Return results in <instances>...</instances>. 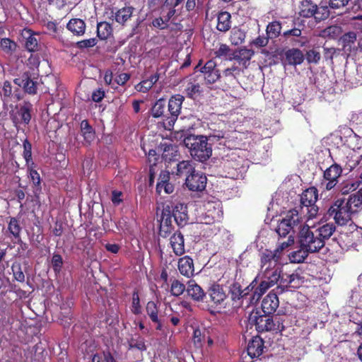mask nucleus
I'll list each match as a JSON object with an SVG mask.
<instances>
[{
    "instance_id": "obj_1",
    "label": "nucleus",
    "mask_w": 362,
    "mask_h": 362,
    "mask_svg": "<svg viewBox=\"0 0 362 362\" xmlns=\"http://www.w3.org/2000/svg\"><path fill=\"white\" fill-rule=\"evenodd\" d=\"M336 230L334 223H327L318 227L303 226L298 234V243L301 249L310 253L318 252L322 249Z\"/></svg>"
},
{
    "instance_id": "obj_2",
    "label": "nucleus",
    "mask_w": 362,
    "mask_h": 362,
    "mask_svg": "<svg viewBox=\"0 0 362 362\" xmlns=\"http://www.w3.org/2000/svg\"><path fill=\"white\" fill-rule=\"evenodd\" d=\"M223 139H225L224 133L218 131L209 136L189 134L185 138L183 141L185 146L189 149L190 155L194 160L204 162L212 155L211 144L208 141H218Z\"/></svg>"
},
{
    "instance_id": "obj_3",
    "label": "nucleus",
    "mask_w": 362,
    "mask_h": 362,
    "mask_svg": "<svg viewBox=\"0 0 362 362\" xmlns=\"http://www.w3.org/2000/svg\"><path fill=\"white\" fill-rule=\"evenodd\" d=\"M228 295L222 285L218 283L211 284L206 291V297L203 304V310L215 315L221 308H226Z\"/></svg>"
},
{
    "instance_id": "obj_4",
    "label": "nucleus",
    "mask_w": 362,
    "mask_h": 362,
    "mask_svg": "<svg viewBox=\"0 0 362 362\" xmlns=\"http://www.w3.org/2000/svg\"><path fill=\"white\" fill-rule=\"evenodd\" d=\"M325 216L332 218L334 225L346 226L351 221V213L345 203V198H338L328 208Z\"/></svg>"
},
{
    "instance_id": "obj_5",
    "label": "nucleus",
    "mask_w": 362,
    "mask_h": 362,
    "mask_svg": "<svg viewBox=\"0 0 362 362\" xmlns=\"http://www.w3.org/2000/svg\"><path fill=\"white\" fill-rule=\"evenodd\" d=\"M302 221V216L298 211L296 209H292L288 211L285 216L279 222L276 232L280 237L289 236L291 231L294 233L295 227L301 226Z\"/></svg>"
},
{
    "instance_id": "obj_6",
    "label": "nucleus",
    "mask_w": 362,
    "mask_h": 362,
    "mask_svg": "<svg viewBox=\"0 0 362 362\" xmlns=\"http://www.w3.org/2000/svg\"><path fill=\"white\" fill-rule=\"evenodd\" d=\"M342 171L341 166L337 163H334L324 170L323 179L320 184V188L322 192L330 191L336 187Z\"/></svg>"
},
{
    "instance_id": "obj_7",
    "label": "nucleus",
    "mask_w": 362,
    "mask_h": 362,
    "mask_svg": "<svg viewBox=\"0 0 362 362\" xmlns=\"http://www.w3.org/2000/svg\"><path fill=\"white\" fill-rule=\"evenodd\" d=\"M249 323L255 326L256 330L259 332H271L275 330V325L272 315H259V313L250 314Z\"/></svg>"
},
{
    "instance_id": "obj_8",
    "label": "nucleus",
    "mask_w": 362,
    "mask_h": 362,
    "mask_svg": "<svg viewBox=\"0 0 362 362\" xmlns=\"http://www.w3.org/2000/svg\"><path fill=\"white\" fill-rule=\"evenodd\" d=\"M15 84L21 87L23 91L29 95H35L37 92V78L30 71H24L13 80Z\"/></svg>"
},
{
    "instance_id": "obj_9",
    "label": "nucleus",
    "mask_w": 362,
    "mask_h": 362,
    "mask_svg": "<svg viewBox=\"0 0 362 362\" xmlns=\"http://www.w3.org/2000/svg\"><path fill=\"white\" fill-rule=\"evenodd\" d=\"M185 100V97L180 94L173 95L168 103L167 124L168 127H173L178 115L180 114L182 105Z\"/></svg>"
},
{
    "instance_id": "obj_10",
    "label": "nucleus",
    "mask_w": 362,
    "mask_h": 362,
    "mask_svg": "<svg viewBox=\"0 0 362 362\" xmlns=\"http://www.w3.org/2000/svg\"><path fill=\"white\" fill-rule=\"evenodd\" d=\"M197 78V76H189L184 81L185 89L183 93L187 98L194 100L203 96V89Z\"/></svg>"
},
{
    "instance_id": "obj_11",
    "label": "nucleus",
    "mask_w": 362,
    "mask_h": 362,
    "mask_svg": "<svg viewBox=\"0 0 362 362\" xmlns=\"http://www.w3.org/2000/svg\"><path fill=\"white\" fill-rule=\"evenodd\" d=\"M206 181L203 173L196 171L185 178V185L191 191L202 192L206 188Z\"/></svg>"
},
{
    "instance_id": "obj_12",
    "label": "nucleus",
    "mask_w": 362,
    "mask_h": 362,
    "mask_svg": "<svg viewBox=\"0 0 362 362\" xmlns=\"http://www.w3.org/2000/svg\"><path fill=\"white\" fill-rule=\"evenodd\" d=\"M186 292L194 302L199 303V307L203 310L206 291L194 280H189L187 284Z\"/></svg>"
},
{
    "instance_id": "obj_13",
    "label": "nucleus",
    "mask_w": 362,
    "mask_h": 362,
    "mask_svg": "<svg viewBox=\"0 0 362 362\" xmlns=\"http://www.w3.org/2000/svg\"><path fill=\"white\" fill-rule=\"evenodd\" d=\"M170 173L168 170H160L156 191L158 195H161L162 192L165 194H171L174 191V185L170 182Z\"/></svg>"
},
{
    "instance_id": "obj_14",
    "label": "nucleus",
    "mask_w": 362,
    "mask_h": 362,
    "mask_svg": "<svg viewBox=\"0 0 362 362\" xmlns=\"http://www.w3.org/2000/svg\"><path fill=\"white\" fill-rule=\"evenodd\" d=\"M22 37L24 39V47L30 52H34L40 49L39 44V35L33 33L30 29H24L22 32Z\"/></svg>"
},
{
    "instance_id": "obj_15",
    "label": "nucleus",
    "mask_w": 362,
    "mask_h": 362,
    "mask_svg": "<svg viewBox=\"0 0 362 362\" xmlns=\"http://www.w3.org/2000/svg\"><path fill=\"white\" fill-rule=\"evenodd\" d=\"M276 291L269 292L262 302V310L265 314L274 315L279 305V300Z\"/></svg>"
},
{
    "instance_id": "obj_16",
    "label": "nucleus",
    "mask_w": 362,
    "mask_h": 362,
    "mask_svg": "<svg viewBox=\"0 0 362 362\" xmlns=\"http://www.w3.org/2000/svg\"><path fill=\"white\" fill-rule=\"evenodd\" d=\"M254 54L255 52L252 49L243 47L233 51V54L230 57V61L235 60L240 65L243 66V69H247Z\"/></svg>"
},
{
    "instance_id": "obj_17",
    "label": "nucleus",
    "mask_w": 362,
    "mask_h": 362,
    "mask_svg": "<svg viewBox=\"0 0 362 362\" xmlns=\"http://www.w3.org/2000/svg\"><path fill=\"white\" fill-rule=\"evenodd\" d=\"M170 206L171 207V214L177 225L180 227L185 226L189 220L187 206L178 203L174 206Z\"/></svg>"
},
{
    "instance_id": "obj_18",
    "label": "nucleus",
    "mask_w": 362,
    "mask_h": 362,
    "mask_svg": "<svg viewBox=\"0 0 362 362\" xmlns=\"http://www.w3.org/2000/svg\"><path fill=\"white\" fill-rule=\"evenodd\" d=\"M296 279L300 280V276L298 274H288L281 273V277L279 281V284L274 291H276L277 293L281 294L287 291V288L290 286L297 287L296 285H292Z\"/></svg>"
},
{
    "instance_id": "obj_19",
    "label": "nucleus",
    "mask_w": 362,
    "mask_h": 362,
    "mask_svg": "<svg viewBox=\"0 0 362 362\" xmlns=\"http://www.w3.org/2000/svg\"><path fill=\"white\" fill-rule=\"evenodd\" d=\"M173 216L171 214V207L170 206V205L167 204L166 206H163L161 216L160 232L161 234L164 233V235H162L164 237H166L168 233H171V230L173 229Z\"/></svg>"
},
{
    "instance_id": "obj_20",
    "label": "nucleus",
    "mask_w": 362,
    "mask_h": 362,
    "mask_svg": "<svg viewBox=\"0 0 362 362\" xmlns=\"http://www.w3.org/2000/svg\"><path fill=\"white\" fill-rule=\"evenodd\" d=\"M264 341L259 336L253 337L249 341L247 352L251 358H258L263 353Z\"/></svg>"
},
{
    "instance_id": "obj_21",
    "label": "nucleus",
    "mask_w": 362,
    "mask_h": 362,
    "mask_svg": "<svg viewBox=\"0 0 362 362\" xmlns=\"http://www.w3.org/2000/svg\"><path fill=\"white\" fill-rule=\"evenodd\" d=\"M178 270L180 273L189 278L194 276V261L192 257L188 255H185L178 260Z\"/></svg>"
},
{
    "instance_id": "obj_22",
    "label": "nucleus",
    "mask_w": 362,
    "mask_h": 362,
    "mask_svg": "<svg viewBox=\"0 0 362 362\" xmlns=\"http://www.w3.org/2000/svg\"><path fill=\"white\" fill-rule=\"evenodd\" d=\"M345 203L349 207L351 214L362 210V188L357 192L351 194L348 199L345 198Z\"/></svg>"
},
{
    "instance_id": "obj_23",
    "label": "nucleus",
    "mask_w": 362,
    "mask_h": 362,
    "mask_svg": "<svg viewBox=\"0 0 362 362\" xmlns=\"http://www.w3.org/2000/svg\"><path fill=\"white\" fill-rule=\"evenodd\" d=\"M318 199V190L315 187H311L303 191L300 195V206L303 209L305 206H313L316 204Z\"/></svg>"
},
{
    "instance_id": "obj_24",
    "label": "nucleus",
    "mask_w": 362,
    "mask_h": 362,
    "mask_svg": "<svg viewBox=\"0 0 362 362\" xmlns=\"http://www.w3.org/2000/svg\"><path fill=\"white\" fill-rule=\"evenodd\" d=\"M146 312L151 320L156 324V330H162L163 324L161 319L158 317V306L153 300L148 301L146 305Z\"/></svg>"
},
{
    "instance_id": "obj_25",
    "label": "nucleus",
    "mask_w": 362,
    "mask_h": 362,
    "mask_svg": "<svg viewBox=\"0 0 362 362\" xmlns=\"http://www.w3.org/2000/svg\"><path fill=\"white\" fill-rule=\"evenodd\" d=\"M280 259L281 257L275 250L272 251L266 249L261 253L260 255L261 267L263 269L265 266H267L270 268L272 263H274V267H275L280 261Z\"/></svg>"
},
{
    "instance_id": "obj_26",
    "label": "nucleus",
    "mask_w": 362,
    "mask_h": 362,
    "mask_svg": "<svg viewBox=\"0 0 362 362\" xmlns=\"http://www.w3.org/2000/svg\"><path fill=\"white\" fill-rule=\"evenodd\" d=\"M66 28L75 36H83L85 34L86 24L81 18H74L69 20L66 24Z\"/></svg>"
},
{
    "instance_id": "obj_27",
    "label": "nucleus",
    "mask_w": 362,
    "mask_h": 362,
    "mask_svg": "<svg viewBox=\"0 0 362 362\" xmlns=\"http://www.w3.org/2000/svg\"><path fill=\"white\" fill-rule=\"evenodd\" d=\"M304 59V54L298 48H291L285 52V61L289 65H300L303 62Z\"/></svg>"
},
{
    "instance_id": "obj_28",
    "label": "nucleus",
    "mask_w": 362,
    "mask_h": 362,
    "mask_svg": "<svg viewBox=\"0 0 362 362\" xmlns=\"http://www.w3.org/2000/svg\"><path fill=\"white\" fill-rule=\"evenodd\" d=\"M170 245L173 252L177 256H180L185 253V240L183 235L177 231L170 237Z\"/></svg>"
},
{
    "instance_id": "obj_29",
    "label": "nucleus",
    "mask_w": 362,
    "mask_h": 362,
    "mask_svg": "<svg viewBox=\"0 0 362 362\" xmlns=\"http://www.w3.org/2000/svg\"><path fill=\"white\" fill-rule=\"evenodd\" d=\"M281 268L279 267H274L273 268H269L266 267L264 271V282L267 283L269 287L274 286L277 284L281 277Z\"/></svg>"
},
{
    "instance_id": "obj_30",
    "label": "nucleus",
    "mask_w": 362,
    "mask_h": 362,
    "mask_svg": "<svg viewBox=\"0 0 362 362\" xmlns=\"http://www.w3.org/2000/svg\"><path fill=\"white\" fill-rule=\"evenodd\" d=\"M231 28V15L228 11H221L217 15L216 29L223 33L228 31Z\"/></svg>"
},
{
    "instance_id": "obj_31",
    "label": "nucleus",
    "mask_w": 362,
    "mask_h": 362,
    "mask_svg": "<svg viewBox=\"0 0 362 362\" xmlns=\"http://www.w3.org/2000/svg\"><path fill=\"white\" fill-rule=\"evenodd\" d=\"M302 31L300 29L294 28L283 33V36L288 40L290 36L298 37L291 40V43L293 46L303 47L305 45L307 40L305 37H301Z\"/></svg>"
},
{
    "instance_id": "obj_32",
    "label": "nucleus",
    "mask_w": 362,
    "mask_h": 362,
    "mask_svg": "<svg viewBox=\"0 0 362 362\" xmlns=\"http://www.w3.org/2000/svg\"><path fill=\"white\" fill-rule=\"evenodd\" d=\"M197 170L194 168V163L191 160H182L177 164L176 175L178 177H185V178L194 174Z\"/></svg>"
},
{
    "instance_id": "obj_33",
    "label": "nucleus",
    "mask_w": 362,
    "mask_h": 362,
    "mask_svg": "<svg viewBox=\"0 0 362 362\" xmlns=\"http://www.w3.org/2000/svg\"><path fill=\"white\" fill-rule=\"evenodd\" d=\"M159 78L160 74L156 72L154 74L151 75L146 79L142 80L135 86V88L139 92L144 93H147L153 86V85L157 83V81L159 80Z\"/></svg>"
},
{
    "instance_id": "obj_34",
    "label": "nucleus",
    "mask_w": 362,
    "mask_h": 362,
    "mask_svg": "<svg viewBox=\"0 0 362 362\" xmlns=\"http://www.w3.org/2000/svg\"><path fill=\"white\" fill-rule=\"evenodd\" d=\"M243 289L238 282H233L229 286L228 294L230 296L233 305L239 306L242 304L243 298Z\"/></svg>"
},
{
    "instance_id": "obj_35",
    "label": "nucleus",
    "mask_w": 362,
    "mask_h": 362,
    "mask_svg": "<svg viewBox=\"0 0 362 362\" xmlns=\"http://www.w3.org/2000/svg\"><path fill=\"white\" fill-rule=\"evenodd\" d=\"M166 100L163 98L158 99L151 108V115L153 117L158 118L162 117L166 122L168 112L165 113Z\"/></svg>"
},
{
    "instance_id": "obj_36",
    "label": "nucleus",
    "mask_w": 362,
    "mask_h": 362,
    "mask_svg": "<svg viewBox=\"0 0 362 362\" xmlns=\"http://www.w3.org/2000/svg\"><path fill=\"white\" fill-rule=\"evenodd\" d=\"M223 216V211L218 204V207H216L214 203L209 202L206 205V212L204 219L211 218V222H218Z\"/></svg>"
},
{
    "instance_id": "obj_37",
    "label": "nucleus",
    "mask_w": 362,
    "mask_h": 362,
    "mask_svg": "<svg viewBox=\"0 0 362 362\" xmlns=\"http://www.w3.org/2000/svg\"><path fill=\"white\" fill-rule=\"evenodd\" d=\"M81 132L87 144H90L94 140L95 136V130L87 119H83L81 122Z\"/></svg>"
},
{
    "instance_id": "obj_38",
    "label": "nucleus",
    "mask_w": 362,
    "mask_h": 362,
    "mask_svg": "<svg viewBox=\"0 0 362 362\" xmlns=\"http://www.w3.org/2000/svg\"><path fill=\"white\" fill-rule=\"evenodd\" d=\"M269 288V285L267 283L262 281L259 285H257V282L255 280V290L253 293H252V297H250V305L256 304Z\"/></svg>"
},
{
    "instance_id": "obj_39",
    "label": "nucleus",
    "mask_w": 362,
    "mask_h": 362,
    "mask_svg": "<svg viewBox=\"0 0 362 362\" xmlns=\"http://www.w3.org/2000/svg\"><path fill=\"white\" fill-rule=\"evenodd\" d=\"M242 70L237 66H232L230 68L226 69L223 72L222 78L225 83H229L233 85L237 81V76H239Z\"/></svg>"
},
{
    "instance_id": "obj_40",
    "label": "nucleus",
    "mask_w": 362,
    "mask_h": 362,
    "mask_svg": "<svg viewBox=\"0 0 362 362\" xmlns=\"http://www.w3.org/2000/svg\"><path fill=\"white\" fill-rule=\"evenodd\" d=\"M134 10L133 6H125L119 9L115 14V21L121 25H124L132 17Z\"/></svg>"
},
{
    "instance_id": "obj_41",
    "label": "nucleus",
    "mask_w": 362,
    "mask_h": 362,
    "mask_svg": "<svg viewBox=\"0 0 362 362\" xmlns=\"http://www.w3.org/2000/svg\"><path fill=\"white\" fill-rule=\"evenodd\" d=\"M316 11V4L311 1L304 0L301 1L299 14L303 18L314 17Z\"/></svg>"
},
{
    "instance_id": "obj_42",
    "label": "nucleus",
    "mask_w": 362,
    "mask_h": 362,
    "mask_svg": "<svg viewBox=\"0 0 362 362\" xmlns=\"http://www.w3.org/2000/svg\"><path fill=\"white\" fill-rule=\"evenodd\" d=\"M281 23L279 21H273L267 25L266 35L270 40L277 38L281 32Z\"/></svg>"
},
{
    "instance_id": "obj_43",
    "label": "nucleus",
    "mask_w": 362,
    "mask_h": 362,
    "mask_svg": "<svg viewBox=\"0 0 362 362\" xmlns=\"http://www.w3.org/2000/svg\"><path fill=\"white\" fill-rule=\"evenodd\" d=\"M112 33V25L106 22L102 21L98 23L97 25V36L100 40H106L107 39Z\"/></svg>"
},
{
    "instance_id": "obj_44",
    "label": "nucleus",
    "mask_w": 362,
    "mask_h": 362,
    "mask_svg": "<svg viewBox=\"0 0 362 362\" xmlns=\"http://www.w3.org/2000/svg\"><path fill=\"white\" fill-rule=\"evenodd\" d=\"M163 148L162 159L165 162H170L177 156L176 146L171 144H161Z\"/></svg>"
},
{
    "instance_id": "obj_45",
    "label": "nucleus",
    "mask_w": 362,
    "mask_h": 362,
    "mask_svg": "<svg viewBox=\"0 0 362 362\" xmlns=\"http://www.w3.org/2000/svg\"><path fill=\"white\" fill-rule=\"evenodd\" d=\"M32 109L33 105L29 102H25L23 105L21 106L18 110V115H20L23 123L25 124H28L30 122Z\"/></svg>"
},
{
    "instance_id": "obj_46",
    "label": "nucleus",
    "mask_w": 362,
    "mask_h": 362,
    "mask_svg": "<svg viewBox=\"0 0 362 362\" xmlns=\"http://www.w3.org/2000/svg\"><path fill=\"white\" fill-rule=\"evenodd\" d=\"M231 54H233V51L226 44H221L218 48L214 50V56L216 58L230 60Z\"/></svg>"
},
{
    "instance_id": "obj_47",
    "label": "nucleus",
    "mask_w": 362,
    "mask_h": 362,
    "mask_svg": "<svg viewBox=\"0 0 362 362\" xmlns=\"http://www.w3.org/2000/svg\"><path fill=\"white\" fill-rule=\"evenodd\" d=\"M8 230L13 235V236L18 240L17 243H23V240L20 236L21 227L19 225L18 221L16 218H11L8 226Z\"/></svg>"
},
{
    "instance_id": "obj_48",
    "label": "nucleus",
    "mask_w": 362,
    "mask_h": 362,
    "mask_svg": "<svg viewBox=\"0 0 362 362\" xmlns=\"http://www.w3.org/2000/svg\"><path fill=\"white\" fill-rule=\"evenodd\" d=\"M17 44L15 41L8 37L2 38L0 40V49L8 54H12L16 49Z\"/></svg>"
},
{
    "instance_id": "obj_49",
    "label": "nucleus",
    "mask_w": 362,
    "mask_h": 362,
    "mask_svg": "<svg viewBox=\"0 0 362 362\" xmlns=\"http://www.w3.org/2000/svg\"><path fill=\"white\" fill-rule=\"evenodd\" d=\"M245 37L246 34L242 29L234 28L230 33V40L233 45H238L245 41Z\"/></svg>"
},
{
    "instance_id": "obj_50",
    "label": "nucleus",
    "mask_w": 362,
    "mask_h": 362,
    "mask_svg": "<svg viewBox=\"0 0 362 362\" xmlns=\"http://www.w3.org/2000/svg\"><path fill=\"white\" fill-rule=\"evenodd\" d=\"M23 157L24 158L27 166H33L34 162L33 160L32 157V144L31 143L25 139L23 143Z\"/></svg>"
},
{
    "instance_id": "obj_51",
    "label": "nucleus",
    "mask_w": 362,
    "mask_h": 362,
    "mask_svg": "<svg viewBox=\"0 0 362 362\" xmlns=\"http://www.w3.org/2000/svg\"><path fill=\"white\" fill-rule=\"evenodd\" d=\"M309 252L304 249L293 251L288 255L289 259L292 263H301L308 257Z\"/></svg>"
},
{
    "instance_id": "obj_52",
    "label": "nucleus",
    "mask_w": 362,
    "mask_h": 362,
    "mask_svg": "<svg viewBox=\"0 0 362 362\" xmlns=\"http://www.w3.org/2000/svg\"><path fill=\"white\" fill-rule=\"evenodd\" d=\"M187 286L178 279H174L171 282L170 293L172 296L178 297L186 291Z\"/></svg>"
},
{
    "instance_id": "obj_53",
    "label": "nucleus",
    "mask_w": 362,
    "mask_h": 362,
    "mask_svg": "<svg viewBox=\"0 0 362 362\" xmlns=\"http://www.w3.org/2000/svg\"><path fill=\"white\" fill-rule=\"evenodd\" d=\"M201 65L202 61H199V64L195 66L194 71L195 72L200 71L203 74V77L216 69V64L213 60H209L203 66Z\"/></svg>"
},
{
    "instance_id": "obj_54",
    "label": "nucleus",
    "mask_w": 362,
    "mask_h": 362,
    "mask_svg": "<svg viewBox=\"0 0 362 362\" xmlns=\"http://www.w3.org/2000/svg\"><path fill=\"white\" fill-rule=\"evenodd\" d=\"M330 15L329 7L327 6H317L316 5V11L314 18L316 21L320 22L329 18Z\"/></svg>"
},
{
    "instance_id": "obj_55",
    "label": "nucleus",
    "mask_w": 362,
    "mask_h": 362,
    "mask_svg": "<svg viewBox=\"0 0 362 362\" xmlns=\"http://www.w3.org/2000/svg\"><path fill=\"white\" fill-rule=\"evenodd\" d=\"M131 311L134 315H139L141 313V305L140 303V298L139 295V292L136 290H134L132 293V300L131 305Z\"/></svg>"
},
{
    "instance_id": "obj_56",
    "label": "nucleus",
    "mask_w": 362,
    "mask_h": 362,
    "mask_svg": "<svg viewBox=\"0 0 362 362\" xmlns=\"http://www.w3.org/2000/svg\"><path fill=\"white\" fill-rule=\"evenodd\" d=\"M160 160V156L156 151V150L151 149L149 150L148 155V161L149 163V169L154 168V170L158 171L160 170V167L158 166V163Z\"/></svg>"
},
{
    "instance_id": "obj_57",
    "label": "nucleus",
    "mask_w": 362,
    "mask_h": 362,
    "mask_svg": "<svg viewBox=\"0 0 362 362\" xmlns=\"http://www.w3.org/2000/svg\"><path fill=\"white\" fill-rule=\"evenodd\" d=\"M305 57L308 64H317L320 61L321 54L320 52H318L315 49H312L306 52Z\"/></svg>"
},
{
    "instance_id": "obj_58",
    "label": "nucleus",
    "mask_w": 362,
    "mask_h": 362,
    "mask_svg": "<svg viewBox=\"0 0 362 362\" xmlns=\"http://www.w3.org/2000/svg\"><path fill=\"white\" fill-rule=\"evenodd\" d=\"M64 305L61 307V310L64 311L61 313L60 320L64 327H69L71 323L72 313L70 308H64Z\"/></svg>"
},
{
    "instance_id": "obj_59",
    "label": "nucleus",
    "mask_w": 362,
    "mask_h": 362,
    "mask_svg": "<svg viewBox=\"0 0 362 362\" xmlns=\"http://www.w3.org/2000/svg\"><path fill=\"white\" fill-rule=\"evenodd\" d=\"M267 35H259L250 42V45L255 48H262L266 47L269 41Z\"/></svg>"
},
{
    "instance_id": "obj_60",
    "label": "nucleus",
    "mask_w": 362,
    "mask_h": 362,
    "mask_svg": "<svg viewBox=\"0 0 362 362\" xmlns=\"http://www.w3.org/2000/svg\"><path fill=\"white\" fill-rule=\"evenodd\" d=\"M356 40V34L354 32H348L342 35L341 40L343 44V47H351V45L355 42Z\"/></svg>"
},
{
    "instance_id": "obj_61",
    "label": "nucleus",
    "mask_w": 362,
    "mask_h": 362,
    "mask_svg": "<svg viewBox=\"0 0 362 362\" xmlns=\"http://www.w3.org/2000/svg\"><path fill=\"white\" fill-rule=\"evenodd\" d=\"M272 317H273V322L275 325V330L274 332H283L286 327L284 325V322L285 321L284 317L285 315H281L279 313L276 315H272Z\"/></svg>"
},
{
    "instance_id": "obj_62",
    "label": "nucleus",
    "mask_w": 362,
    "mask_h": 362,
    "mask_svg": "<svg viewBox=\"0 0 362 362\" xmlns=\"http://www.w3.org/2000/svg\"><path fill=\"white\" fill-rule=\"evenodd\" d=\"M35 168V163H33L32 167L28 166V169L29 170V174H30V177L35 186L40 187V183H41L40 176V174L37 173V171Z\"/></svg>"
},
{
    "instance_id": "obj_63",
    "label": "nucleus",
    "mask_w": 362,
    "mask_h": 362,
    "mask_svg": "<svg viewBox=\"0 0 362 362\" xmlns=\"http://www.w3.org/2000/svg\"><path fill=\"white\" fill-rule=\"evenodd\" d=\"M221 74L219 70L216 68L210 73L207 74L204 78L206 83L212 84L221 78Z\"/></svg>"
},
{
    "instance_id": "obj_64",
    "label": "nucleus",
    "mask_w": 362,
    "mask_h": 362,
    "mask_svg": "<svg viewBox=\"0 0 362 362\" xmlns=\"http://www.w3.org/2000/svg\"><path fill=\"white\" fill-rule=\"evenodd\" d=\"M97 42L95 37L83 40L77 42L76 47L78 49L90 48L93 47L97 44Z\"/></svg>"
}]
</instances>
